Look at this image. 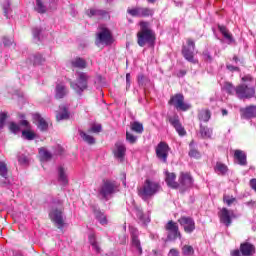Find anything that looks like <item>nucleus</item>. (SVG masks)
<instances>
[{
    "instance_id": "46",
    "label": "nucleus",
    "mask_w": 256,
    "mask_h": 256,
    "mask_svg": "<svg viewBox=\"0 0 256 256\" xmlns=\"http://www.w3.org/2000/svg\"><path fill=\"white\" fill-rule=\"evenodd\" d=\"M42 31L43 30L39 27L33 28L32 33H33L34 39H37V41H40Z\"/></svg>"
},
{
    "instance_id": "49",
    "label": "nucleus",
    "mask_w": 256,
    "mask_h": 256,
    "mask_svg": "<svg viewBox=\"0 0 256 256\" xmlns=\"http://www.w3.org/2000/svg\"><path fill=\"white\" fill-rule=\"evenodd\" d=\"M126 141H129L131 145H133V143H137V136L130 132H126Z\"/></svg>"
},
{
    "instance_id": "40",
    "label": "nucleus",
    "mask_w": 256,
    "mask_h": 256,
    "mask_svg": "<svg viewBox=\"0 0 256 256\" xmlns=\"http://www.w3.org/2000/svg\"><path fill=\"white\" fill-rule=\"evenodd\" d=\"M22 137H23V139H26L27 141H33V139H35V133L33 131H31L30 129L23 130Z\"/></svg>"
},
{
    "instance_id": "52",
    "label": "nucleus",
    "mask_w": 256,
    "mask_h": 256,
    "mask_svg": "<svg viewBox=\"0 0 256 256\" xmlns=\"http://www.w3.org/2000/svg\"><path fill=\"white\" fill-rule=\"evenodd\" d=\"M9 129L12 133H19L21 128L15 122H11L9 125Z\"/></svg>"
},
{
    "instance_id": "48",
    "label": "nucleus",
    "mask_w": 256,
    "mask_h": 256,
    "mask_svg": "<svg viewBox=\"0 0 256 256\" xmlns=\"http://www.w3.org/2000/svg\"><path fill=\"white\" fill-rule=\"evenodd\" d=\"M7 121V112H0V130L5 127V122Z\"/></svg>"
},
{
    "instance_id": "43",
    "label": "nucleus",
    "mask_w": 256,
    "mask_h": 256,
    "mask_svg": "<svg viewBox=\"0 0 256 256\" xmlns=\"http://www.w3.org/2000/svg\"><path fill=\"white\" fill-rule=\"evenodd\" d=\"M178 221L180 225H195V221L191 217H181Z\"/></svg>"
},
{
    "instance_id": "64",
    "label": "nucleus",
    "mask_w": 256,
    "mask_h": 256,
    "mask_svg": "<svg viewBox=\"0 0 256 256\" xmlns=\"http://www.w3.org/2000/svg\"><path fill=\"white\" fill-rule=\"evenodd\" d=\"M204 57L206 58V59H208L209 61H211V54L209 53V52H204Z\"/></svg>"
},
{
    "instance_id": "14",
    "label": "nucleus",
    "mask_w": 256,
    "mask_h": 256,
    "mask_svg": "<svg viewBox=\"0 0 256 256\" xmlns=\"http://www.w3.org/2000/svg\"><path fill=\"white\" fill-rule=\"evenodd\" d=\"M169 123L170 125H172V127H174L180 137H185V135H187V131H185V127H183V125L181 124L178 115L170 117Z\"/></svg>"
},
{
    "instance_id": "50",
    "label": "nucleus",
    "mask_w": 256,
    "mask_h": 256,
    "mask_svg": "<svg viewBox=\"0 0 256 256\" xmlns=\"http://www.w3.org/2000/svg\"><path fill=\"white\" fill-rule=\"evenodd\" d=\"M34 65H41V63L45 62V58L41 54H36L34 56Z\"/></svg>"
},
{
    "instance_id": "3",
    "label": "nucleus",
    "mask_w": 256,
    "mask_h": 256,
    "mask_svg": "<svg viewBox=\"0 0 256 256\" xmlns=\"http://www.w3.org/2000/svg\"><path fill=\"white\" fill-rule=\"evenodd\" d=\"M161 190V185L159 183L146 179L143 186L138 189V195L143 199V201H148L154 195H157V192Z\"/></svg>"
},
{
    "instance_id": "39",
    "label": "nucleus",
    "mask_w": 256,
    "mask_h": 256,
    "mask_svg": "<svg viewBox=\"0 0 256 256\" xmlns=\"http://www.w3.org/2000/svg\"><path fill=\"white\" fill-rule=\"evenodd\" d=\"M2 9L4 11V15L7 19H9V11H11V1L10 0H4L2 4Z\"/></svg>"
},
{
    "instance_id": "19",
    "label": "nucleus",
    "mask_w": 256,
    "mask_h": 256,
    "mask_svg": "<svg viewBox=\"0 0 256 256\" xmlns=\"http://www.w3.org/2000/svg\"><path fill=\"white\" fill-rule=\"evenodd\" d=\"M131 235H132V246L139 252V255L143 254V248L141 247V241L139 240L138 232L135 230L134 227L130 228Z\"/></svg>"
},
{
    "instance_id": "58",
    "label": "nucleus",
    "mask_w": 256,
    "mask_h": 256,
    "mask_svg": "<svg viewBox=\"0 0 256 256\" xmlns=\"http://www.w3.org/2000/svg\"><path fill=\"white\" fill-rule=\"evenodd\" d=\"M145 80V76L143 74L138 75V85L143 87L144 83L143 81Z\"/></svg>"
},
{
    "instance_id": "55",
    "label": "nucleus",
    "mask_w": 256,
    "mask_h": 256,
    "mask_svg": "<svg viewBox=\"0 0 256 256\" xmlns=\"http://www.w3.org/2000/svg\"><path fill=\"white\" fill-rule=\"evenodd\" d=\"M101 129H102L101 124H97L95 126H92L91 131L93 133H101Z\"/></svg>"
},
{
    "instance_id": "23",
    "label": "nucleus",
    "mask_w": 256,
    "mask_h": 256,
    "mask_svg": "<svg viewBox=\"0 0 256 256\" xmlns=\"http://www.w3.org/2000/svg\"><path fill=\"white\" fill-rule=\"evenodd\" d=\"M166 231H168L169 241H175L177 237H181V233H179V227L177 225L166 226Z\"/></svg>"
},
{
    "instance_id": "25",
    "label": "nucleus",
    "mask_w": 256,
    "mask_h": 256,
    "mask_svg": "<svg viewBox=\"0 0 256 256\" xmlns=\"http://www.w3.org/2000/svg\"><path fill=\"white\" fill-rule=\"evenodd\" d=\"M33 119L37 121V128L40 131H47L49 129V124L45 121V118L40 116L39 113L34 114Z\"/></svg>"
},
{
    "instance_id": "8",
    "label": "nucleus",
    "mask_w": 256,
    "mask_h": 256,
    "mask_svg": "<svg viewBox=\"0 0 256 256\" xmlns=\"http://www.w3.org/2000/svg\"><path fill=\"white\" fill-rule=\"evenodd\" d=\"M168 103L169 105H173L177 111H189L191 109V105L185 103V96L181 93L171 96Z\"/></svg>"
},
{
    "instance_id": "56",
    "label": "nucleus",
    "mask_w": 256,
    "mask_h": 256,
    "mask_svg": "<svg viewBox=\"0 0 256 256\" xmlns=\"http://www.w3.org/2000/svg\"><path fill=\"white\" fill-rule=\"evenodd\" d=\"M4 179H5V180L0 181L1 187H9V185L11 184V182H9V179H7V176H6V178H4Z\"/></svg>"
},
{
    "instance_id": "10",
    "label": "nucleus",
    "mask_w": 256,
    "mask_h": 256,
    "mask_svg": "<svg viewBox=\"0 0 256 256\" xmlns=\"http://www.w3.org/2000/svg\"><path fill=\"white\" fill-rule=\"evenodd\" d=\"M155 151L157 159H159V161H161L162 163H167L169 151H171L169 144H167V142L161 141L156 146Z\"/></svg>"
},
{
    "instance_id": "36",
    "label": "nucleus",
    "mask_w": 256,
    "mask_h": 256,
    "mask_svg": "<svg viewBox=\"0 0 256 256\" xmlns=\"http://www.w3.org/2000/svg\"><path fill=\"white\" fill-rule=\"evenodd\" d=\"M95 217L101 225H107V223H109V221L107 220V216L101 211H96Z\"/></svg>"
},
{
    "instance_id": "29",
    "label": "nucleus",
    "mask_w": 256,
    "mask_h": 256,
    "mask_svg": "<svg viewBox=\"0 0 256 256\" xmlns=\"http://www.w3.org/2000/svg\"><path fill=\"white\" fill-rule=\"evenodd\" d=\"M220 221L224 223V225H231V215L229 214V210L227 208H223L220 212Z\"/></svg>"
},
{
    "instance_id": "27",
    "label": "nucleus",
    "mask_w": 256,
    "mask_h": 256,
    "mask_svg": "<svg viewBox=\"0 0 256 256\" xmlns=\"http://www.w3.org/2000/svg\"><path fill=\"white\" fill-rule=\"evenodd\" d=\"M234 159L238 160V165H247V154L243 150H235Z\"/></svg>"
},
{
    "instance_id": "51",
    "label": "nucleus",
    "mask_w": 256,
    "mask_h": 256,
    "mask_svg": "<svg viewBox=\"0 0 256 256\" xmlns=\"http://www.w3.org/2000/svg\"><path fill=\"white\" fill-rule=\"evenodd\" d=\"M189 157H192L193 159H199L201 158V153H199L197 151V149L195 148H192L190 151H189Z\"/></svg>"
},
{
    "instance_id": "62",
    "label": "nucleus",
    "mask_w": 256,
    "mask_h": 256,
    "mask_svg": "<svg viewBox=\"0 0 256 256\" xmlns=\"http://www.w3.org/2000/svg\"><path fill=\"white\" fill-rule=\"evenodd\" d=\"M52 205H63V200H61V199H52Z\"/></svg>"
},
{
    "instance_id": "37",
    "label": "nucleus",
    "mask_w": 256,
    "mask_h": 256,
    "mask_svg": "<svg viewBox=\"0 0 256 256\" xmlns=\"http://www.w3.org/2000/svg\"><path fill=\"white\" fill-rule=\"evenodd\" d=\"M39 155H40L42 161H50L51 157H53L51 155V152L47 151V149H45V148L39 149Z\"/></svg>"
},
{
    "instance_id": "13",
    "label": "nucleus",
    "mask_w": 256,
    "mask_h": 256,
    "mask_svg": "<svg viewBox=\"0 0 256 256\" xmlns=\"http://www.w3.org/2000/svg\"><path fill=\"white\" fill-rule=\"evenodd\" d=\"M115 159H118L120 163H123L125 161V155L127 153V147H125V144L123 142H116L115 143V149L113 150Z\"/></svg>"
},
{
    "instance_id": "22",
    "label": "nucleus",
    "mask_w": 256,
    "mask_h": 256,
    "mask_svg": "<svg viewBox=\"0 0 256 256\" xmlns=\"http://www.w3.org/2000/svg\"><path fill=\"white\" fill-rule=\"evenodd\" d=\"M71 114L69 113V108L65 105H61L59 107V111L56 112V120L57 121H65L69 119Z\"/></svg>"
},
{
    "instance_id": "63",
    "label": "nucleus",
    "mask_w": 256,
    "mask_h": 256,
    "mask_svg": "<svg viewBox=\"0 0 256 256\" xmlns=\"http://www.w3.org/2000/svg\"><path fill=\"white\" fill-rule=\"evenodd\" d=\"M185 75H187V71H185V70H180L178 72V77H185Z\"/></svg>"
},
{
    "instance_id": "21",
    "label": "nucleus",
    "mask_w": 256,
    "mask_h": 256,
    "mask_svg": "<svg viewBox=\"0 0 256 256\" xmlns=\"http://www.w3.org/2000/svg\"><path fill=\"white\" fill-rule=\"evenodd\" d=\"M242 117L244 119H255L256 118V106L250 105L246 108H242L241 110Z\"/></svg>"
},
{
    "instance_id": "34",
    "label": "nucleus",
    "mask_w": 256,
    "mask_h": 256,
    "mask_svg": "<svg viewBox=\"0 0 256 256\" xmlns=\"http://www.w3.org/2000/svg\"><path fill=\"white\" fill-rule=\"evenodd\" d=\"M79 135L85 143H88V145H95V138L91 135H88L87 133L83 132L82 130H79Z\"/></svg>"
},
{
    "instance_id": "7",
    "label": "nucleus",
    "mask_w": 256,
    "mask_h": 256,
    "mask_svg": "<svg viewBox=\"0 0 256 256\" xmlns=\"http://www.w3.org/2000/svg\"><path fill=\"white\" fill-rule=\"evenodd\" d=\"M256 253L255 246L246 240L240 244V249L232 250L230 255L231 256H253Z\"/></svg>"
},
{
    "instance_id": "15",
    "label": "nucleus",
    "mask_w": 256,
    "mask_h": 256,
    "mask_svg": "<svg viewBox=\"0 0 256 256\" xmlns=\"http://www.w3.org/2000/svg\"><path fill=\"white\" fill-rule=\"evenodd\" d=\"M88 17H97V19H109V12L103 9L90 8L86 11Z\"/></svg>"
},
{
    "instance_id": "2",
    "label": "nucleus",
    "mask_w": 256,
    "mask_h": 256,
    "mask_svg": "<svg viewBox=\"0 0 256 256\" xmlns=\"http://www.w3.org/2000/svg\"><path fill=\"white\" fill-rule=\"evenodd\" d=\"M155 32L149 29V23L141 22L140 23V31L137 33V44L139 47H153L155 45Z\"/></svg>"
},
{
    "instance_id": "32",
    "label": "nucleus",
    "mask_w": 256,
    "mask_h": 256,
    "mask_svg": "<svg viewBox=\"0 0 256 256\" xmlns=\"http://www.w3.org/2000/svg\"><path fill=\"white\" fill-rule=\"evenodd\" d=\"M198 119L203 123H208L209 119H211V111L208 109L200 110L198 113Z\"/></svg>"
},
{
    "instance_id": "44",
    "label": "nucleus",
    "mask_w": 256,
    "mask_h": 256,
    "mask_svg": "<svg viewBox=\"0 0 256 256\" xmlns=\"http://www.w3.org/2000/svg\"><path fill=\"white\" fill-rule=\"evenodd\" d=\"M223 201L224 203H226V205H228V207H231L233 203H237V198L229 195H224Z\"/></svg>"
},
{
    "instance_id": "9",
    "label": "nucleus",
    "mask_w": 256,
    "mask_h": 256,
    "mask_svg": "<svg viewBox=\"0 0 256 256\" xmlns=\"http://www.w3.org/2000/svg\"><path fill=\"white\" fill-rule=\"evenodd\" d=\"M182 55L186 61H189V63H197V60H195V41L192 39L187 40V46L182 47Z\"/></svg>"
},
{
    "instance_id": "30",
    "label": "nucleus",
    "mask_w": 256,
    "mask_h": 256,
    "mask_svg": "<svg viewBox=\"0 0 256 256\" xmlns=\"http://www.w3.org/2000/svg\"><path fill=\"white\" fill-rule=\"evenodd\" d=\"M133 213L138 217V219H140V221H142L144 225L151 223V218H149V216L143 215V210L134 208Z\"/></svg>"
},
{
    "instance_id": "45",
    "label": "nucleus",
    "mask_w": 256,
    "mask_h": 256,
    "mask_svg": "<svg viewBox=\"0 0 256 256\" xmlns=\"http://www.w3.org/2000/svg\"><path fill=\"white\" fill-rule=\"evenodd\" d=\"M7 164H5V162H0V175L1 177H3L4 179H7Z\"/></svg>"
},
{
    "instance_id": "16",
    "label": "nucleus",
    "mask_w": 256,
    "mask_h": 256,
    "mask_svg": "<svg viewBox=\"0 0 256 256\" xmlns=\"http://www.w3.org/2000/svg\"><path fill=\"white\" fill-rule=\"evenodd\" d=\"M47 1H48V3H50L49 7L51 9V7H53V3H55V1H57V0H36L35 11H37V13H40L42 15H43V13H47V5H45V3H47Z\"/></svg>"
},
{
    "instance_id": "35",
    "label": "nucleus",
    "mask_w": 256,
    "mask_h": 256,
    "mask_svg": "<svg viewBox=\"0 0 256 256\" xmlns=\"http://www.w3.org/2000/svg\"><path fill=\"white\" fill-rule=\"evenodd\" d=\"M131 131H134V133H138V135H141V133H143L144 131L143 124L137 121L132 122Z\"/></svg>"
},
{
    "instance_id": "6",
    "label": "nucleus",
    "mask_w": 256,
    "mask_h": 256,
    "mask_svg": "<svg viewBox=\"0 0 256 256\" xmlns=\"http://www.w3.org/2000/svg\"><path fill=\"white\" fill-rule=\"evenodd\" d=\"M99 32L96 34V45H113V34L105 25L101 24L98 27Z\"/></svg>"
},
{
    "instance_id": "18",
    "label": "nucleus",
    "mask_w": 256,
    "mask_h": 256,
    "mask_svg": "<svg viewBox=\"0 0 256 256\" xmlns=\"http://www.w3.org/2000/svg\"><path fill=\"white\" fill-rule=\"evenodd\" d=\"M165 175L166 185H168L171 189H179V182L175 181V179H177V175L169 171H166Z\"/></svg>"
},
{
    "instance_id": "11",
    "label": "nucleus",
    "mask_w": 256,
    "mask_h": 256,
    "mask_svg": "<svg viewBox=\"0 0 256 256\" xmlns=\"http://www.w3.org/2000/svg\"><path fill=\"white\" fill-rule=\"evenodd\" d=\"M128 15L131 17H153L155 11L147 7H135L127 9Z\"/></svg>"
},
{
    "instance_id": "42",
    "label": "nucleus",
    "mask_w": 256,
    "mask_h": 256,
    "mask_svg": "<svg viewBox=\"0 0 256 256\" xmlns=\"http://www.w3.org/2000/svg\"><path fill=\"white\" fill-rule=\"evenodd\" d=\"M89 241H90V245H92L93 249L96 250V253H99L101 251V248H99V245L97 244V241L95 240L94 233H91L89 235Z\"/></svg>"
},
{
    "instance_id": "26",
    "label": "nucleus",
    "mask_w": 256,
    "mask_h": 256,
    "mask_svg": "<svg viewBox=\"0 0 256 256\" xmlns=\"http://www.w3.org/2000/svg\"><path fill=\"white\" fill-rule=\"evenodd\" d=\"M58 181L61 185H63V187H65L69 183L67 173L65 172V168L63 166L58 167Z\"/></svg>"
},
{
    "instance_id": "4",
    "label": "nucleus",
    "mask_w": 256,
    "mask_h": 256,
    "mask_svg": "<svg viewBox=\"0 0 256 256\" xmlns=\"http://www.w3.org/2000/svg\"><path fill=\"white\" fill-rule=\"evenodd\" d=\"M91 76L86 72H76V82L71 81L70 87L77 93V95H83V91L89 87V80Z\"/></svg>"
},
{
    "instance_id": "24",
    "label": "nucleus",
    "mask_w": 256,
    "mask_h": 256,
    "mask_svg": "<svg viewBox=\"0 0 256 256\" xmlns=\"http://www.w3.org/2000/svg\"><path fill=\"white\" fill-rule=\"evenodd\" d=\"M69 93L67 86L64 83H58L55 89V97L56 99H63Z\"/></svg>"
},
{
    "instance_id": "31",
    "label": "nucleus",
    "mask_w": 256,
    "mask_h": 256,
    "mask_svg": "<svg viewBox=\"0 0 256 256\" xmlns=\"http://www.w3.org/2000/svg\"><path fill=\"white\" fill-rule=\"evenodd\" d=\"M200 135L202 139H211L213 135V128H209L207 126H203V124H200Z\"/></svg>"
},
{
    "instance_id": "5",
    "label": "nucleus",
    "mask_w": 256,
    "mask_h": 256,
    "mask_svg": "<svg viewBox=\"0 0 256 256\" xmlns=\"http://www.w3.org/2000/svg\"><path fill=\"white\" fill-rule=\"evenodd\" d=\"M117 193V183L111 180H104L98 190V195L102 201H109Z\"/></svg>"
},
{
    "instance_id": "53",
    "label": "nucleus",
    "mask_w": 256,
    "mask_h": 256,
    "mask_svg": "<svg viewBox=\"0 0 256 256\" xmlns=\"http://www.w3.org/2000/svg\"><path fill=\"white\" fill-rule=\"evenodd\" d=\"M3 45L4 47H11L13 45V39H9L7 37L3 38Z\"/></svg>"
},
{
    "instance_id": "60",
    "label": "nucleus",
    "mask_w": 256,
    "mask_h": 256,
    "mask_svg": "<svg viewBox=\"0 0 256 256\" xmlns=\"http://www.w3.org/2000/svg\"><path fill=\"white\" fill-rule=\"evenodd\" d=\"M250 187L256 192V178L250 180Z\"/></svg>"
},
{
    "instance_id": "20",
    "label": "nucleus",
    "mask_w": 256,
    "mask_h": 256,
    "mask_svg": "<svg viewBox=\"0 0 256 256\" xmlns=\"http://www.w3.org/2000/svg\"><path fill=\"white\" fill-rule=\"evenodd\" d=\"M218 29L223 35L224 39H226L228 45H235V38H233V34L229 32V29H227L226 26L218 25Z\"/></svg>"
},
{
    "instance_id": "17",
    "label": "nucleus",
    "mask_w": 256,
    "mask_h": 256,
    "mask_svg": "<svg viewBox=\"0 0 256 256\" xmlns=\"http://www.w3.org/2000/svg\"><path fill=\"white\" fill-rule=\"evenodd\" d=\"M49 217L56 225H63V211L59 209H52L49 212Z\"/></svg>"
},
{
    "instance_id": "57",
    "label": "nucleus",
    "mask_w": 256,
    "mask_h": 256,
    "mask_svg": "<svg viewBox=\"0 0 256 256\" xmlns=\"http://www.w3.org/2000/svg\"><path fill=\"white\" fill-rule=\"evenodd\" d=\"M20 125H22L23 127H26V129H31V124L27 120H21Z\"/></svg>"
},
{
    "instance_id": "28",
    "label": "nucleus",
    "mask_w": 256,
    "mask_h": 256,
    "mask_svg": "<svg viewBox=\"0 0 256 256\" xmlns=\"http://www.w3.org/2000/svg\"><path fill=\"white\" fill-rule=\"evenodd\" d=\"M72 67H75L76 69H86L87 68V61L81 57H76L73 60H71Z\"/></svg>"
},
{
    "instance_id": "1",
    "label": "nucleus",
    "mask_w": 256,
    "mask_h": 256,
    "mask_svg": "<svg viewBox=\"0 0 256 256\" xmlns=\"http://www.w3.org/2000/svg\"><path fill=\"white\" fill-rule=\"evenodd\" d=\"M243 83L236 87L238 99H253L255 97V79L251 75L242 77Z\"/></svg>"
},
{
    "instance_id": "59",
    "label": "nucleus",
    "mask_w": 256,
    "mask_h": 256,
    "mask_svg": "<svg viewBox=\"0 0 256 256\" xmlns=\"http://www.w3.org/2000/svg\"><path fill=\"white\" fill-rule=\"evenodd\" d=\"M226 68L228 69V71H240L239 67L237 66H233L231 64L227 65Z\"/></svg>"
},
{
    "instance_id": "47",
    "label": "nucleus",
    "mask_w": 256,
    "mask_h": 256,
    "mask_svg": "<svg viewBox=\"0 0 256 256\" xmlns=\"http://www.w3.org/2000/svg\"><path fill=\"white\" fill-rule=\"evenodd\" d=\"M18 163H20V165H29V158H27L25 154H21L18 156Z\"/></svg>"
},
{
    "instance_id": "38",
    "label": "nucleus",
    "mask_w": 256,
    "mask_h": 256,
    "mask_svg": "<svg viewBox=\"0 0 256 256\" xmlns=\"http://www.w3.org/2000/svg\"><path fill=\"white\" fill-rule=\"evenodd\" d=\"M224 90L226 91V93H228V95H233V93L237 95V87L233 86V84H231L230 82H226L224 84Z\"/></svg>"
},
{
    "instance_id": "61",
    "label": "nucleus",
    "mask_w": 256,
    "mask_h": 256,
    "mask_svg": "<svg viewBox=\"0 0 256 256\" xmlns=\"http://www.w3.org/2000/svg\"><path fill=\"white\" fill-rule=\"evenodd\" d=\"M126 87H131V74H126Z\"/></svg>"
},
{
    "instance_id": "33",
    "label": "nucleus",
    "mask_w": 256,
    "mask_h": 256,
    "mask_svg": "<svg viewBox=\"0 0 256 256\" xmlns=\"http://www.w3.org/2000/svg\"><path fill=\"white\" fill-rule=\"evenodd\" d=\"M214 171L215 173H217V175H227V171H229V168L224 163L217 162L214 167Z\"/></svg>"
},
{
    "instance_id": "41",
    "label": "nucleus",
    "mask_w": 256,
    "mask_h": 256,
    "mask_svg": "<svg viewBox=\"0 0 256 256\" xmlns=\"http://www.w3.org/2000/svg\"><path fill=\"white\" fill-rule=\"evenodd\" d=\"M195 254V249H193V246L190 245H184L182 247V255L185 256H191Z\"/></svg>"
},
{
    "instance_id": "12",
    "label": "nucleus",
    "mask_w": 256,
    "mask_h": 256,
    "mask_svg": "<svg viewBox=\"0 0 256 256\" xmlns=\"http://www.w3.org/2000/svg\"><path fill=\"white\" fill-rule=\"evenodd\" d=\"M179 189L181 191H187L189 187L193 186V177L189 173L181 172L179 177Z\"/></svg>"
},
{
    "instance_id": "54",
    "label": "nucleus",
    "mask_w": 256,
    "mask_h": 256,
    "mask_svg": "<svg viewBox=\"0 0 256 256\" xmlns=\"http://www.w3.org/2000/svg\"><path fill=\"white\" fill-rule=\"evenodd\" d=\"M184 231L186 233H193V231H195V225H186V226H184Z\"/></svg>"
}]
</instances>
